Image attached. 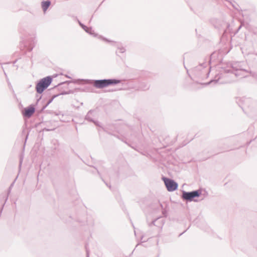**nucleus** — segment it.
Wrapping results in <instances>:
<instances>
[{
	"label": "nucleus",
	"mask_w": 257,
	"mask_h": 257,
	"mask_svg": "<svg viewBox=\"0 0 257 257\" xmlns=\"http://www.w3.org/2000/svg\"><path fill=\"white\" fill-rule=\"evenodd\" d=\"M14 183V182L13 183H12V184H11V185H10V186L9 187V192H10L11 189V188H12V187H13V186ZM9 193H8V194H9Z\"/></svg>",
	"instance_id": "b1692460"
},
{
	"label": "nucleus",
	"mask_w": 257,
	"mask_h": 257,
	"mask_svg": "<svg viewBox=\"0 0 257 257\" xmlns=\"http://www.w3.org/2000/svg\"><path fill=\"white\" fill-rule=\"evenodd\" d=\"M232 68L233 71V73L236 76H241L242 77H244L242 73L247 72L246 70L242 68L240 62L233 63L232 64Z\"/></svg>",
	"instance_id": "6e6552de"
},
{
	"label": "nucleus",
	"mask_w": 257,
	"mask_h": 257,
	"mask_svg": "<svg viewBox=\"0 0 257 257\" xmlns=\"http://www.w3.org/2000/svg\"><path fill=\"white\" fill-rule=\"evenodd\" d=\"M226 73L216 74L213 79L210 80L206 85H209L212 83L215 84H225L229 82L228 80H223L222 79L226 76Z\"/></svg>",
	"instance_id": "423d86ee"
},
{
	"label": "nucleus",
	"mask_w": 257,
	"mask_h": 257,
	"mask_svg": "<svg viewBox=\"0 0 257 257\" xmlns=\"http://www.w3.org/2000/svg\"><path fill=\"white\" fill-rule=\"evenodd\" d=\"M35 39L32 37L29 39L28 42L25 44L24 46L26 47L28 51L31 52L33 50L35 46Z\"/></svg>",
	"instance_id": "f8f14e48"
},
{
	"label": "nucleus",
	"mask_w": 257,
	"mask_h": 257,
	"mask_svg": "<svg viewBox=\"0 0 257 257\" xmlns=\"http://www.w3.org/2000/svg\"><path fill=\"white\" fill-rule=\"evenodd\" d=\"M142 90H147V89H149V86H148L147 85H145V86L144 87V88H141Z\"/></svg>",
	"instance_id": "5701e85b"
},
{
	"label": "nucleus",
	"mask_w": 257,
	"mask_h": 257,
	"mask_svg": "<svg viewBox=\"0 0 257 257\" xmlns=\"http://www.w3.org/2000/svg\"><path fill=\"white\" fill-rule=\"evenodd\" d=\"M78 80H73L72 81H66L63 82H61L59 83L57 87H58V89L61 91H66L65 89H67L69 87V85L70 83H77ZM68 90V91H69Z\"/></svg>",
	"instance_id": "9d476101"
},
{
	"label": "nucleus",
	"mask_w": 257,
	"mask_h": 257,
	"mask_svg": "<svg viewBox=\"0 0 257 257\" xmlns=\"http://www.w3.org/2000/svg\"><path fill=\"white\" fill-rule=\"evenodd\" d=\"M22 162H23V158H21L20 159V164H19V166L20 167L22 165Z\"/></svg>",
	"instance_id": "393cba45"
},
{
	"label": "nucleus",
	"mask_w": 257,
	"mask_h": 257,
	"mask_svg": "<svg viewBox=\"0 0 257 257\" xmlns=\"http://www.w3.org/2000/svg\"><path fill=\"white\" fill-rule=\"evenodd\" d=\"M51 2L49 0L43 1L41 2V7L44 13H45L50 6Z\"/></svg>",
	"instance_id": "4468645a"
},
{
	"label": "nucleus",
	"mask_w": 257,
	"mask_h": 257,
	"mask_svg": "<svg viewBox=\"0 0 257 257\" xmlns=\"http://www.w3.org/2000/svg\"><path fill=\"white\" fill-rule=\"evenodd\" d=\"M250 75L257 80V72L249 71Z\"/></svg>",
	"instance_id": "a211bd4d"
},
{
	"label": "nucleus",
	"mask_w": 257,
	"mask_h": 257,
	"mask_svg": "<svg viewBox=\"0 0 257 257\" xmlns=\"http://www.w3.org/2000/svg\"><path fill=\"white\" fill-rule=\"evenodd\" d=\"M60 113H61L60 112H59V113H56H56H55V115H60V114H61Z\"/></svg>",
	"instance_id": "2f4dec72"
},
{
	"label": "nucleus",
	"mask_w": 257,
	"mask_h": 257,
	"mask_svg": "<svg viewBox=\"0 0 257 257\" xmlns=\"http://www.w3.org/2000/svg\"><path fill=\"white\" fill-rule=\"evenodd\" d=\"M42 98V96H40L39 98H38L37 99V102L38 103V102Z\"/></svg>",
	"instance_id": "bb28decb"
},
{
	"label": "nucleus",
	"mask_w": 257,
	"mask_h": 257,
	"mask_svg": "<svg viewBox=\"0 0 257 257\" xmlns=\"http://www.w3.org/2000/svg\"><path fill=\"white\" fill-rule=\"evenodd\" d=\"M66 77L67 78H71V77L70 76H69L68 75H66Z\"/></svg>",
	"instance_id": "f704fd0d"
},
{
	"label": "nucleus",
	"mask_w": 257,
	"mask_h": 257,
	"mask_svg": "<svg viewBox=\"0 0 257 257\" xmlns=\"http://www.w3.org/2000/svg\"><path fill=\"white\" fill-rule=\"evenodd\" d=\"M121 82V80L116 78L94 80L93 85L96 88L102 89L109 86H113Z\"/></svg>",
	"instance_id": "f257e3e1"
},
{
	"label": "nucleus",
	"mask_w": 257,
	"mask_h": 257,
	"mask_svg": "<svg viewBox=\"0 0 257 257\" xmlns=\"http://www.w3.org/2000/svg\"><path fill=\"white\" fill-rule=\"evenodd\" d=\"M241 26H240L238 27V29H237V32L239 30V29L241 28Z\"/></svg>",
	"instance_id": "72a5a7b5"
},
{
	"label": "nucleus",
	"mask_w": 257,
	"mask_h": 257,
	"mask_svg": "<svg viewBox=\"0 0 257 257\" xmlns=\"http://www.w3.org/2000/svg\"><path fill=\"white\" fill-rule=\"evenodd\" d=\"M85 248L86 252V257H89V250L88 247V244L87 243L85 245Z\"/></svg>",
	"instance_id": "6ab92c4d"
},
{
	"label": "nucleus",
	"mask_w": 257,
	"mask_h": 257,
	"mask_svg": "<svg viewBox=\"0 0 257 257\" xmlns=\"http://www.w3.org/2000/svg\"><path fill=\"white\" fill-rule=\"evenodd\" d=\"M158 218H156L154 219L149 224V226H151L152 225H156L155 222L158 220Z\"/></svg>",
	"instance_id": "412c9836"
},
{
	"label": "nucleus",
	"mask_w": 257,
	"mask_h": 257,
	"mask_svg": "<svg viewBox=\"0 0 257 257\" xmlns=\"http://www.w3.org/2000/svg\"><path fill=\"white\" fill-rule=\"evenodd\" d=\"M92 122L94 123V124L96 125V126H99L100 127L102 128L103 130H104V129L100 125V123L99 121H96V120H94V121H92Z\"/></svg>",
	"instance_id": "aec40b11"
},
{
	"label": "nucleus",
	"mask_w": 257,
	"mask_h": 257,
	"mask_svg": "<svg viewBox=\"0 0 257 257\" xmlns=\"http://www.w3.org/2000/svg\"><path fill=\"white\" fill-rule=\"evenodd\" d=\"M105 184L110 189L111 188L110 185H108V184H107V183H105Z\"/></svg>",
	"instance_id": "473e14b6"
},
{
	"label": "nucleus",
	"mask_w": 257,
	"mask_h": 257,
	"mask_svg": "<svg viewBox=\"0 0 257 257\" xmlns=\"http://www.w3.org/2000/svg\"><path fill=\"white\" fill-rule=\"evenodd\" d=\"M8 199V196H7L5 199V202L4 203V204L3 205L2 208H1V212H2V210H3V207H4V206L5 205V203L6 202V201H7Z\"/></svg>",
	"instance_id": "4be33fe9"
},
{
	"label": "nucleus",
	"mask_w": 257,
	"mask_h": 257,
	"mask_svg": "<svg viewBox=\"0 0 257 257\" xmlns=\"http://www.w3.org/2000/svg\"><path fill=\"white\" fill-rule=\"evenodd\" d=\"M28 136H29V133H28L27 134V135H26V139H25V142L27 141V140L28 139Z\"/></svg>",
	"instance_id": "cd10ccee"
},
{
	"label": "nucleus",
	"mask_w": 257,
	"mask_h": 257,
	"mask_svg": "<svg viewBox=\"0 0 257 257\" xmlns=\"http://www.w3.org/2000/svg\"><path fill=\"white\" fill-rule=\"evenodd\" d=\"M53 77L48 76L39 80L36 84V91L37 93L42 94L51 84Z\"/></svg>",
	"instance_id": "f03ea898"
},
{
	"label": "nucleus",
	"mask_w": 257,
	"mask_h": 257,
	"mask_svg": "<svg viewBox=\"0 0 257 257\" xmlns=\"http://www.w3.org/2000/svg\"><path fill=\"white\" fill-rule=\"evenodd\" d=\"M208 65V64L207 63H202L193 69V72L196 77L203 78L204 75H207V77H208L209 71L208 70L205 69Z\"/></svg>",
	"instance_id": "20e7f679"
},
{
	"label": "nucleus",
	"mask_w": 257,
	"mask_h": 257,
	"mask_svg": "<svg viewBox=\"0 0 257 257\" xmlns=\"http://www.w3.org/2000/svg\"><path fill=\"white\" fill-rule=\"evenodd\" d=\"M201 194L202 190L201 189L189 192L183 191L182 198L183 200H185L188 202H191L193 201L197 202V200L195 198L200 197Z\"/></svg>",
	"instance_id": "7ed1b4c3"
},
{
	"label": "nucleus",
	"mask_w": 257,
	"mask_h": 257,
	"mask_svg": "<svg viewBox=\"0 0 257 257\" xmlns=\"http://www.w3.org/2000/svg\"><path fill=\"white\" fill-rule=\"evenodd\" d=\"M162 180L164 181L165 186L168 191L173 192L177 189L178 187V183L174 180L166 177H163Z\"/></svg>",
	"instance_id": "39448f33"
},
{
	"label": "nucleus",
	"mask_w": 257,
	"mask_h": 257,
	"mask_svg": "<svg viewBox=\"0 0 257 257\" xmlns=\"http://www.w3.org/2000/svg\"><path fill=\"white\" fill-rule=\"evenodd\" d=\"M4 72L5 75V76H6V78H7V79H8V78H7V75L6 73L5 72V71H4Z\"/></svg>",
	"instance_id": "7c9ffc66"
},
{
	"label": "nucleus",
	"mask_w": 257,
	"mask_h": 257,
	"mask_svg": "<svg viewBox=\"0 0 257 257\" xmlns=\"http://www.w3.org/2000/svg\"><path fill=\"white\" fill-rule=\"evenodd\" d=\"M80 89L79 88H75L74 90H69V91H62L60 93L58 94H55V95H54L52 98H50L47 102L46 103V104H45V105H44L43 106V107H42V108L40 110V112L43 111L47 107V106L50 104L51 103L52 101L53 100V99L56 98V97L60 95H66V94H73L75 92H76L78 90H79Z\"/></svg>",
	"instance_id": "0eeeda50"
},
{
	"label": "nucleus",
	"mask_w": 257,
	"mask_h": 257,
	"mask_svg": "<svg viewBox=\"0 0 257 257\" xmlns=\"http://www.w3.org/2000/svg\"><path fill=\"white\" fill-rule=\"evenodd\" d=\"M159 255H158L157 257H159Z\"/></svg>",
	"instance_id": "58836bf2"
},
{
	"label": "nucleus",
	"mask_w": 257,
	"mask_h": 257,
	"mask_svg": "<svg viewBox=\"0 0 257 257\" xmlns=\"http://www.w3.org/2000/svg\"><path fill=\"white\" fill-rule=\"evenodd\" d=\"M103 40H104V41L106 42H108V43H112V45H114L115 44H116V43L115 42H113V41H110L109 40H108V39L106 38H104V37H103L102 36H100V37Z\"/></svg>",
	"instance_id": "f3484780"
},
{
	"label": "nucleus",
	"mask_w": 257,
	"mask_h": 257,
	"mask_svg": "<svg viewBox=\"0 0 257 257\" xmlns=\"http://www.w3.org/2000/svg\"><path fill=\"white\" fill-rule=\"evenodd\" d=\"M165 211H163V214L164 215H165Z\"/></svg>",
	"instance_id": "c9c22d12"
},
{
	"label": "nucleus",
	"mask_w": 257,
	"mask_h": 257,
	"mask_svg": "<svg viewBox=\"0 0 257 257\" xmlns=\"http://www.w3.org/2000/svg\"><path fill=\"white\" fill-rule=\"evenodd\" d=\"M59 118H60V120L63 121V120H62L61 118H60V117Z\"/></svg>",
	"instance_id": "4c0bfd02"
},
{
	"label": "nucleus",
	"mask_w": 257,
	"mask_h": 257,
	"mask_svg": "<svg viewBox=\"0 0 257 257\" xmlns=\"http://www.w3.org/2000/svg\"><path fill=\"white\" fill-rule=\"evenodd\" d=\"M17 60H16L14 62V64H15V63H16Z\"/></svg>",
	"instance_id": "e433bc0d"
},
{
	"label": "nucleus",
	"mask_w": 257,
	"mask_h": 257,
	"mask_svg": "<svg viewBox=\"0 0 257 257\" xmlns=\"http://www.w3.org/2000/svg\"><path fill=\"white\" fill-rule=\"evenodd\" d=\"M160 205L162 209H163V206L161 203H160Z\"/></svg>",
	"instance_id": "c85d7f7f"
},
{
	"label": "nucleus",
	"mask_w": 257,
	"mask_h": 257,
	"mask_svg": "<svg viewBox=\"0 0 257 257\" xmlns=\"http://www.w3.org/2000/svg\"><path fill=\"white\" fill-rule=\"evenodd\" d=\"M35 111V108L33 105H30L25 109L23 112L24 116L30 117Z\"/></svg>",
	"instance_id": "9b49d317"
},
{
	"label": "nucleus",
	"mask_w": 257,
	"mask_h": 257,
	"mask_svg": "<svg viewBox=\"0 0 257 257\" xmlns=\"http://www.w3.org/2000/svg\"><path fill=\"white\" fill-rule=\"evenodd\" d=\"M212 23L214 25V27L219 30L225 31L226 29L229 26L228 23L217 20H212Z\"/></svg>",
	"instance_id": "1a4fd4ad"
},
{
	"label": "nucleus",
	"mask_w": 257,
	"mask_h": 257,
	"mask_svg": "<svg viewBox=\"0 0 257 257\" xmlns=\"http://www.w3.org/2000/svg\"><path fill=\"white\" fill-rule=\"evenodd\" d=\"M116 46L117 47V48L118 49H119L120 53H123L125 52V49L124 47H120V44L117 43L116 44Z\"/></svg>",
	"instance_id": "dca6fc26"
},
{
	"label": "nucleus",
	"mask_w": 257,
	"mask_h": 257,
	"mask_svg": "<svg viewBox=\"0 0 257 257\" xmlns=\"http://www.w3.org/2000/svg\"><path fill=\"white\" fill-rule=\"evenodd\" d=\"M186 230L184 231V232H183L182 233H180L179 235V236H180L181 235H182Z\"/></svg>",
	"instance_id": "c756f323"
},
{
	"label": "nucleus",
	"mask_w": 257,
	"mask_h": 257,
	"mask_svg": "<svg viewBox=\"0 0 257 257\" xmlns=\"http://www.w3.org/2000/svg\"><path fill=\"white\" fill-rule=\"evenodd\" d=\"M93 110H90L85 117V119L89 122L94 121V120L91 117L92 113H93Z\"/></svg>",
	"instance_id": "2eb2a0df"
},
{
	"label": "nucleus",
	"mask_w": 257,
	"mask_h": 257,
	"mask_svg": "<svg viewBox=\"0 0 257 257\" xmlns=\"http://www.w3.org/2000/svg\"><path fill=\"white\" fill-rule=\"evenodd\" d=\"M52 130H50V129H48V128H44L43 129V131H52Z\"/></svg>",
	"instance_id": "a878e982"
},
{
	"label": "nucleus",
	"mask_w": 257,
	"mask_h": 257,
	"mask_svg": "<svg viewBox=\"0 0 257 257\" xmlns=\"http://www.w3.org/2000/svg\"><path fill=\"white\" fill-rule=\"evenodd\" d=\"M77 22L79 25V26L87 33L94 35V36H96V34H95L94 31L92 30L91 27H87L85 25L82 24L79 20H77Z\"/></svg>",
	"instance_id": "ddd939ff"
}]
</instances>
